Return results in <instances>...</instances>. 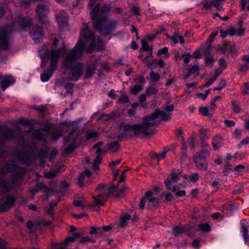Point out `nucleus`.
I'll list each match as a JSON object with an SVG mask.
<instances>
[{
	"label": "nucleus",
	"instance_id": "nucleus-1",
	"mask_svg": "<svg viewBox=\"0 0 249 249\" xmlns=\"http://www.w3.org/2000/svg\"><path fill=\"white\" fill-rule=\"evenodd\" d=\"M171 116V113L157 109L151 115L145 116L142 123L133 125L122 124H120V128L125 132H133L136 136H147L151 134L148 131L149 128L157 124L159 121H168Z\"/></svg>",
	"mask_w": 249,
	"mask_h": 249
},
{
	"label": "nucleus",
	"instance_id": "nucleus-23",
	"mask_svg": "<svg viewBox=\"0 0 249 249\" xmlns=\"http://www.w3.org/2000/svg\"><path fill=\"white\" fill-rule=\"evenodd\" d=\"M130 215L128 214H124L121 216V221L120 222V226L122 227H124L127 225L128 221L130 219Z\"/></svg>",
	"mask_w": 249,
	"mask_h": 249
},
{
	"label": "nucleus",
	"instance_id": "nucleus-17",
	"mask_svg": "<svg viewBox=\"0 0 249 249\" xmlns=\"http://www.w3.org/2000/svg\"><path fill=\"white\" fill-rule=\"evenodd\" d=\"M97 60L95 62L91 64L90 65H88L86 68V74L85 76V78H91L93 73L95 72V69L97 64Z\"/></svg>",
	"mask_w": 249,
	"mask_h": 249
},
{
	"label": "nucleus",
	"instance_id": "nucleus-13",
	"mask_svg": "<svg viewBox=\"0 0 249 249\" xmlns=\"http://www.w3.org/2000/svg\"><path fill=\"white\" fill-rule=\"evenodd\" d=\"M91 175V173L89 170H85L84 173L79 176V187L87 186L89 181V178Z\"/></svg>",
	"mask_w": 249,
	"mask_h": 249
},
{
	"label": "nucleus",
	"instance_id": "nucleus-44",
	"mask_svg": "<svg viewBox=\"0 0 249 249\" xmlns=\"http://www.w3.org/2000/svg\"><path fill=\"white\" fill-rule=\"evenodd\" d=\"M119 100L121 103H127L129 101L128 96L124 94H121Z\"/></svg>",
	"mask_w": 249,
	"mask_h": 249
},
{
	"label": "nucleus",
	"instance_id": "nucleus-19",
	"mask_svg": "<svg viewBox=\"0 0 249 249\" xmlns=\"http://www.w3.org/2000/svg\"><path fill=\"white\" fill-rule=\"evenodd\" d=\"M78 238V232H75L72 235L68 236L63 241V245L67 246L74 242Z\"/></svg>",
	"mask_w": 249,
	"mask_h": 249
},
{
	"label": "nucleus",
	"instance_id": "nucleus-16",
	"mask_svg": "<svg viewBox=\"0 0 249 249\" xmlns=\"http://www.w3.org/2000/svg\"><path fill=\"white\" fill-rule=\"evenodd\" d=\"M245 223V220H243L241 221V232L243 236L245 244L249 246V235L248 234V229Z\"/></svg>",
	"mask_w": 249,
	"mask_h": 249
},
{
	"label": "nucleus",
	"instance_id": "nucleus-10",
	"mask_svg": "<svg viewBox=\"0 0 249 249\" xmlns=\"http://www.w3.org/2000/svg\"><path fill=\"white\" fill-rule=\"evenodd\" d=\"M243 23L242 19H240L236 25L231 26L228 29V33L231 36H242L245 33V30L242 27Z\"/></svg>",
	"mask_w": 249,
	"mask_h": 249
},
{
	"label": "nucleus",
	"instance_id": "nucleus-59",
	"mask_svg": "<svg viewBox=\"0 0 249 249\" xmlns=\"http://www.w3.org/2000/svg\"><path fill=\"white\" fill-rule=\"evenodd\" d=\"M229 45V53H234L236 52L235 46L234 44H228Z\"/></svg>",
	"mask_w": 249,
	"mask_h": 249
},
{
	"label": "nucleus",
	"instance_id": "nucleus-25",
	"mask_svg": "<svg viewBox=\"0 0 249 249\" xmlns=\"http://www.w3.org/2000/svg\"><path fill=\"white\" fill-rule=\"evenodd\" d=\"M14 202L15 200L13 197H8L5 203L1 202V207L3 208H9L13 205Z\"/></svg>",
	"mask_w": 249,
	"mask_h": 249
},
{
	"label": "nucleus",
	"instance_id": "nucleus-33",
	"mask_svg": "<svg viewBox=\"0 0 249 249\" xmlns=\"http://www.w3.org/2000/svg\"><path fill=\"white\" fill-rule=\"evenodd\" d=\"M103 150H102L101 148H98L96 151L97 156L96 159L94 160L95 163H97L99 164L101 162L102 160V157L101 156V154L103 153Z\"/></svg>",
	"mask_w": 249,
	"mask_h": 249
},
{
	"label": "nucleus",
	"instance_id": "nucleus-58",
	"mask_svg": "<svg viewBox=\"0 0 249 249\" xmlns=\"http://www.w3.org/2000/svg\"><path fill=\"white\" fill-rule=\"evenodd\" d=\"M216 80L215 77H212L210 78L208 81L204 84L205 87H209L211 84H212L214 81Z\"/></svg>",
	"mask_w": 249,
	"mask_h": 249
},
{
	"label": "nucleus",
	"instance_id": "nucleus-8",
	"mask_svg": "<svg viewBox=\"0 0 249 249\" xmlns=\"http://www.w3.org/2000/svg\"><path fill=\"white\" fill-rule=\"evenodd\" d=\"M158 203V199L153 196V193L151 191H148L145 195V196L142 198L139 206L141 209H143L144 208L145 204L150 208L151 207L154 206Z\"/></svg>",
	"mask_w": 249,
	"mask_h": 249
},
{
	"label": "nucleus",
	"instance_id": "nucleus-36",
	"mask_svg": "<svg viewBox=\"0 0 249 249\" xmlns=\"http://www.w3.org/2000/svg\"><path fill=\"white\" fill-rule=\"evenodd\" d=\"M196 153L200 154L201 157H202L203 160H206L209 157L210 151H209L208 149H205L199 152H197Z\"/></svg>",
	"mask_w": 249,
	"mask_h": 249
},
{
	"label": "nucleus",
	"instance_id": "nucleus-22",
	"mask_svg": "<svg viewBox=\"0 0 249 249\" xmlns=\"http://www.w3.org/2000/svg\"><path fill=\"white\" fill-rule=\"evenodd\" d=\"M205 63L207 65L212 67L214 62V59L213 55L211 54L208 50L206 51V53L205 56Z\"/></svg>",
	"mask_w": 249,
	"mask_h": 249
},
{
	"label": "nucleus",
	"instance_id": "nucleus-42",
	"mask_svg": "<svg viewBox=\"0 0 249 249\" xmlns=\"http://www.w3.org/2000/svg\"><path fill=\"white\" fill-rule=\"evenodd\" d=\"M199 112L201 114H202L204 116H207L209 115V110L207 107H200Z\"/></svg>",
	"mask_w": 249,
	"mask_h": 249
},
{
	"label": "nucleus",
	"instance_id": "nucleus-27",
	"mask_svg": "<svg viewBox=\"0 0 249 249\" xmlns=\"http://www.w3.org/2000/svg\"><path fill=\"white\" fill-rule=\"evenodd\" d=\"M187 146L186 145L185 139L183 137H181V156L182 158H186L187 154Z\"/></svg>",
	"mask_w": 249,
	"mask_h": 249
},
{
	"label": "nucleus",
	"instance_id": "nucleus-21",
	"mask_svg": "<svg viewBox=\"0 0 249 249\" xmlns=\"http://www.w3.org/2000/svg\"><path fill=\"white\" fill-rule=\"evenodd\" d=\"M173 233L175 236H178L179 234L182 233H186V234H189L186 228L183 226V227H178V226H175L172 231Z\"/></svg>",
	"mask_w": 249,
	"mask_h": 249
},
{
	"label": "nucleus",
	"instance_id": "nucleus-49",
	"mask_svg": "<svg viewBox=\"0 0 249 249\" xmlns=\"http://www.w3.org/2000/svg\"><path fill=\"white\" fill-rule=\"evenodd\" d=\"M224 124L228 127H232L234 126L235 124L234 121L229 120H224Z\"/></svg>",
	"mask_w": 249,
	"mask_h": 249
},
{
	"label": "nucleus",
	"instance_id": "nucleus-12",
	"mask_svg": "<svg viewBox=\"0 0 249 249\" xmlns=\"http://www.w3.org/2000/svg\"><path fill=\"white\" fill-rule=\"evenodd\" d=\"M30 34L36 43H37L40 39L42 38L43 36L42 29L37 26L33 27Z\"/></svg>",
	"mask_w": 249,
	"mask_h": 249
},
{
	"label": "nucleus",
	"instance_id": "nucleus-38",
	"mask_svg": "<svg viewBox=\"0 0 249 249\" xmlns=\"http://www.w3.org/2000/svg\"><path fill=\"white\" fill-rule=\"evenodd\" d=\"M242 136V130L239 129H236L232 134V137L239 140Z\"/></svg>",
	"mask_w": 249,
	"mask_h": 249
},
{
	"label": "nucleus",
	"instance_id": "nucleus-46",
	"mask_svg": "<svg viewBox=\"0 0 249 249\" xmlns=\"http://www.w3.org/2000/svg\"><path fill=\"white\" fill-rule=\"evenodd\" d=\"M132 12L134 15L137 17L140 15V9L137 6H133L131 9Z\"/></svg>",
	"mask_w": 249,
	"mask_h": 249
},
{
	"label": "nucleus",
	"instance_id": "nucleus-34",
	"mask_svg": "<svg viewBox=\"0 0 249 249\" xmlns=\"http://www.w3.org/2000/svg\"><path fill=\"white\" fill-rule=\"evenodd\" d=\"M142 86L141 85H136L132 87L130 89V91L134 94H136L142 90Z\"/></svg>",
	"mask_w": 249,
	"mask_h": 249
},
{
	"label": "nucleus",
	"instance_id": "nucleus-48",
	"mask_svg": "<svg viewBox=\"0 0 249 249\" xmlns=\"http://www.w3.org/2000/svg\"><path fill=\"white\" fill-rule=\"evenodd\" d=\"M168 48L167 47H164L158 50V55H161L162 54H166L168 53Z\"/></svg>",
	"mask_w": 249,
	"mask_h": 249
},
{
	"label": "nucleus",
	"instance_id": "nucleus-3",
	"mask_svg": "<svg viewBox=\"0 0 249 249\" xmlns=\"http://www.w3.org/2000/svg\"><path fill=\"white\" fill-rule=\"evenodd\" d=\"M79 55L80 52L85 51L87 53H92L94 50L98 51L104 49V43L99 38H95L92 31L88 27L86 23L83 24L81 31V38L79 40Z\"/></svg>",
	"mask_w": 249,
	"mask_h": 249
},
{
	"label": "nucleus",
	"instance_id": "nucleus-57",
	"mask_svg": "<svg viewBox=\"0 0 249 249\" xmlns=\"http://www.w3.org/2000/svg\"><path fill=\"white\" fill-rule=\"evenodd\" d=\"M249 65L248 64H245L241 66L240 71L241 72H246L249 70Z\"/></svg>",
	"mask_w": 249,
	"mask_h": 249
},
{
	"label": "nucleus",
	"instance_id": "nucleus-30",
	"mask_svg": "<svg viewBox=\"0 0 249 249\" xmlns=\"http://www.w3.org/2000/svg\"><path fill=\"white\" fill-rule=\"evenodd\" d=\"M188 142L190 148L192 149H195L196 147V135L194 134H193L191 136L188 140Z\"/></svg>",
	"mask_w": 249,
	"mask_h": 249
},
{
	"label": "nucleus",
	"instance_id": "nucleus-55",
	"mask_svg": "<svg viewBox=\"0 0 249 249\" xmlns=\"http://www.w3.org/2000/svg\"><path fill=\"white\" fill-rule=\"evenodd\" d=\"M56 174L55 171L48 172L45 174V177L48 178H52L55 177Z\"/></svg>",
	"mask_w": 249,
	"mask_h": 249
},
{
	"label": "nucleus",
	"instance_id": "nucleus-7",
	"mask_svg": "<svg viewBox=\"0 0 249 249\" xmlns=\"http://www.w3.org/2000/svg\"><path fill=\"white\" fill-rule=\"evenodd\" d=\"M90 9V17L92 20L96 19L101 20L103 17H107V15L111 10V6L109 4H105L102 8L98 3L93 4L92 7H89Z\"/></svg>",
	"mask_w": 249,
	"mask_h": 249
},
{
	"label": "nucleus",
	"instance_id": "nucleus-63",
	"mask_svg": "<svg viewBox=\"0 0 249 249\" xmlns=\"http://www.w3.org/2000/svg\"><path fill=\"white\" fill-rule=\"evenodd\" d=\"M183 57L184 63L187 64L190 60L191 55L189 53H188L184 55Z\"/></svg>",
	"mask_w": 249,
	"mask_h": 249
},
{
	"label": "nucleus",
	"instance_id": "nucleus-9",
	"mask_svg": "<svg viewBox=\"0 0 249 249\" xmlns=\"http://www.w3.org/2000/svg\"><path fill=\"white\" fill-rule=\"evenodd\" d=\"M14 25L6 27L0 31V46L2 49L6 50L8 47V36L13 31Z\"/></svg>",
	"mask_w": 249,
	"mask_h": 249
},
{
	"label": "nucleus",
	"instance_id": "nucleus-15",
	"mask_svg": "<svg viewBox=\"0 0 249 249\" xmlns=\"http://www.w3.org/2000/svg\"><path fill=\"white\" fill-rule=\"evenodd\" d=\"M49 12L48 8L43 5H38L36 9L37 16L39 17L41 21L46 22V15Z\"/></svg>",
	"mask_w": 249,
	"mask_h": 249
},
{
	"label": "nucleus",
	"instance_id": "nucleus-51",
	"mask_svg": "<svg viewBox=\"0 0 249 249\" xmlns=\"http://www.w3.org/2000/svg\"><path fill=\"white\" fill-rule=\"evenodd\" d=\"M220 51L223 53H229V45L228 44L224 45L220 48Z\"/></svg>",
	"mask_w": 249,
	"mask_h": 249
},
{
	"label": "nucleus",
	"instance_id": "nucleus-20",
	"mask_svg": "<svg viewBox=\"0 0 249 249\" xmlns=\"http://www.w3.org/2000/svg\"><path fill=\"white\" fill-rule=\"evenodd\" d=\"M15 82L14 78L11 76H8L2 81V90L4 91L11 84Z\"/></svg>",
	"mask_w": 249,
	"mask_h": 249
},
{
	"label": "nucleus",
	"instance_id": "nucleus-56",
	"mask_svg": "<svg viewBox=\"0 0 249 249\" xmlns=\"http://www.w3.org/2000/svg\"><path fill=\"white\" fill-rule=\"evenodd\" d=\"M44 185L43 184H39L36 186L33 189L31 190V192L32 193H35V192L39 191V189H41L43 187Z\"/></svg>",
	"mask_w": 249,
	"mask_h": 249
},
{
	"label": "nucleus",
	"instance_id": "nucleus-52",
	"mask_svg": "<svg viewBox=\"0 0 249 249\" xmlns=\"http://www.w3.org/2000/svg\"><path fill=\"white\" fill-rule=\"evenodd\" d=\"M198 67L196 65L193 66L189 70V74L196 73L198 71Z\"/></svg>",
	"mask_w": 249,
	"mask_h": 249
},
{
	"label": "nucleus",
	"instance_id": "nucleus-50",
	"mask_svg": "<svg viewBox=\"0 0 249 249\" xmlns=\"http://www.w3.org/2000/svg\"><path fill=\"white\" fill-rule=\"evenodd\" d=\"M62 245H63V243L61 244L55 243H53L52 244V247L53 249H65L62 247Z\"/></svg>",
	"mask_w": 249,
	"mask_h": 249
},
{
	"label": "nucleus",
	"instance_id": "nucleus-40",
	"mask_svg": "<svg viewBox=\"0 0 249 249\" xmlns=\"http://www.w3.org/2000/svg\"><path fill=\"white\" fill-rule=\"evenodd\" d=\"M242 94L244 95L249 94V84L248 83H244Z\"/></svg>",
	"mask_w": 249,
	"mask_h": 249
},
{
	"label": "nucleus",
	"instance_id": "nucleus-29",
	"mask_svg": "<svg viewBox=\"0 0 249 249\" xmlns=\"http://www.w3.org/2000/svg\"><path fill=\"white\" fill-rule=\"evenodd\" d=\"M98 133L92 130H89L86 133L87 140H95L98 137Z\"/></svg>",
	"mask_w": 249,
	"mask_h": 249
},
{
	"label": "nucleus",
	"instance_id": "nucleus-14",
	"mask_svg": "<svg viewBox=\"0 0 249 249\" xmlns=\"http://www.w3.org/2000/svg\"><path fill=\"white\" fill-rule=\"evenodd\" d=\"M194 160L197 167L201 170H206L207 169V163L206 160L201 157L200 154L196 153L194 157Z\"/></svg>",
	"mask_w": 249,
	"mask_h": 249
},
{
	"label": "nucleus",
	"instance_id": "nucleus-32",
	"mask_svg": "<svg viewBox=\"0 0 249 249\" xmlns=\"http://www.w3.org/2000/svg\"><path fill=\"white\" fill-rule=\"evenodd\" d=\"M79 242L83 244H86L87 243H94V240L88 236H83L80 237L79 235Z\"/></svg>",
	"mask_w": 249,
	"mask_h": 249
},
{
	"label": "nucleus",
	"instance_id": "nucleus-26",
	"mask_svg": "<svg viewBox=\"0 0 249 249\" xmlns=\"http://www.w3.org/2000/svg\"><path fill=\"white\" fill-rule=\"evenodd\" d=\"M79 210L82 209L84 210L86 209L89 207V204L88 203L86 202V200H85L83 196H80L79 195Z\"/></svg>",
	"mask_w": 249,
	"mask_h": 249
},
{
	"label": "nucleus",
	"instance_id": "nucleus-5",
	"mask_svg": "<svg viewBox=\"0 0 249 249\" xmlns=\"http://www.w3.org/2000/svg\"><path fill=\"white\" fill-rule=\"evenodd\" d=\"M78 42L75 47L68 53L64 62L63 66L67 72L71 76L70 79L77 81L78 79Z\"/></svg>",
	"mask_w": 249,
	"mask_h": 249
},
{
	"label": "nucleus",
	"instance_id": "nucleus-61",
	"mask_svg": "<svg viewBox=\"0 0 249 249\" xmlns=\"http://www.w3.org/2000/svg\"><path fill=\"white\" fill-rule=\"evenodd\" d=\"M167 152V151L164 150L161 153H160V154H158L157 155V158H158V160H160L161 159L164 158L166 157Z\"/></svg>",
	"mask_w": 249,
	"mask_h": 249
},
{
	"label": "nucleus",
	"instance_id": "nucleus-24",
	"mask_svg": "<svg viewBox=\"0 0 249 249\" xmlns=\"http://www.w3.org/2000/svg\"><path fill=\"white\" fill-rule=\"evenodd\" d=\"M142 49L145 51H148L150 53V55H152V46L149 45L148 41L146 39L141 40Z\"/></svg>",
	"mask_w": 249,
	"mask_h": 249
},
{
	"label": "nucleus",
	"instance_id": "nucleus-28",
	"mask_svg": "<svg viewBox=\"0 0 249 249\" xmlns=\"http://www.w3.org/2000/svg\"><path fill=\"white\" fill-rule=\"evenodd\" d=\"M30 24V21L26 18L21 19L18 21V24L22 29H25Z\"/></svg>",
	"mask_w": 249,
	"mask_h": 249
},
{
	"label": "nucleus",
	"instance_id": "nucleus-64",
	"mask_svg": "<svg viewBox=\"0 0 249 249\" xmlns=\"http://www.w3.org/2000/svg\"><path fill=\"white\" fill-rule=\"evenodd\" d=\"M217 32L212 33L208 38V41L210 42L213 41V39H214L215 37L217 36Z\"/></svg>",
	"mask_w": 249,
	"mask_h": 249
},
{
	"label": "nucleus",
	"instance_id": "nucleus-2",
	"mask_svg": "<svg viewBox=\"0 0 249 249\" xmlns=\"http://www.w3.org/2000/svg\"><path fill=\"white\" fill-rule=\"evenodd\" d=\"M53 45L57 48V50L52 49L49 53L47 47L45 45H42L38 50L39 55L42 59V63L45 61L48 58L51 59V68L47 71H45L41 75L40 79L43 82L49 81L52 77L53 72L57 68V61L60 54L65 50V45L62 41H59L57 39H54L53 41ZM45 63H42L41 66L43 67Z\"/></svg>",
	"mask_w": 249,
	"mask_h": 249
},
{
	"label": "nucleus",
	"instance_id": "nucleus-6",
	"mask_svg": "<svg viewBox=\"0 0 249 249\" xmlns=\"http://www.w3.org/2000/svg\"><path fill=\"white\" fill-rule=\"evenodd\" d=\"M92 23L94 29L105 36L109 35L116 29L118 25V22L116 20H108L107 17H103L101 20H94Z\"/></svg>",
	"mask_w": 249,
	"mask_h": 249
},
{
	"label": "nucleus",
	"instance_id": "nucleus-11",
	"mask_svg": "<svg viewBox=\"0 0 249 249\" xmlns=\"http://www.w3.org/2000/svg\"><path fill=\"white\" fill-rule=\"evenodd\" d=\"M56 20L59 24V28L63 30L67 27L68 17L64 11H60L55 15Z\"/></svg>",
	"mask_w": 249,
	"mask_h": 249
},
{
	"label": "nucleus",
	"instance_id": "nucleus-54",
	"mask_svg": "<svg viewBox=\"0 0 249 249\" xmlns=\"http://www.w3.org/2000/svg\"><path fill=\"white\" fill-rule=\"evenodd\" d=\"M171 179L173 182H177L179 179V175L178 173L173 172L171 174Z\"/></svg>",
	"mask_w": 249,
	"mask_h": 249
},
{
	"label": "nucleus",
	"instance_id": "nucleus-62",
	"mask_svg": "<svg viewBox=\"0 0 249 249\" xmlns=\"http://www.w3.org/2000/svg\"><path fill=\"white\" fill-rule=\"evenodd\" d=\"M167 36L169 38H170L171 40H172L175 43H177L178 42V36L174 35L172 36H169L167 35Z\"/></svg>",
	"mask_w": 249,
	"mask_h": 249
},
{
	"label": "nucleus",
	"instance_id": "nucleus-45",
	"mask_svg": "<svg viewBox=\"0 0 249 249\" xmlns=\"http://www.w3.org/2000/svg\"><path fill=\"white\" fill-rule=\"evenodd\" d=\"M164 196L167 202H172L173 200V196L170 193H164Z\"/></svg>",
	"mask_w": 249,
	"mask_h": 249
},
{
	"label": "nucleus",
	"instance_id": "nucleus-60",
	"mask_svg": "<svg viewBox=\"0 0 249 249\" xmlns=\"http://www.w3.org/2000/svg\"><path fill=\"white\" fill-rule=\"evenodd\" d=\"M186 195V191L184 190H180L177 191L175 193V195L178 197L185 196Z\"/></svg>",
	"mask_w": 249,
	"mask_h": 249
},
{
	"label": "nucleus",
	"instance_id": "nucleus-39",
	"mask_svg": "<svg viewBox=\"0 0 249 249\" xmlns=\"http://www.w3.org/2000/svg\"><path fill=\"white\" fill-rule=\"evenodd\" d=\"M249 144V137H247L243 139L242 141L238 144V149H241L243 145Z\"/></svg>",
	"mask_w": 249,
	"mask_h": 249
},
{
	"label": "nucleus",
	"instance_id": "nucleus-37",
	"mask_svg": "<svg viewBox=\"0 0 249 249\" xmlns=\"http://www.w3.org/2000/svg\"><path fill=\"white\" fill-rule=\"evenodd\" d=\"M231 105L233 110L236 113L240 112L241 108L238 104L235 101L232 100L231 101Z\"/></svg>",
	"mask_w": 249,
	"mask_h": 249
},
{
	"label": "nucleus",
	"instance_id": "nucleus-43",
	"mask_svg": "<svg viewBox=\"0 0 249 249\" xmlns=\"http://www.w3.org/2000/svg\"><path fill=\"white\" fill-rule=\"evenodd\" d=\"M219 64L222 71H223L227 67V63L224 58H220L219 60Z\"/></svg>",
	"mask_w": 249,
	"mask_h": 249
},
{
	"label": "nucleus",
	"instance_id": "nucleus-53",
	"mask_svg": "<svg viewBox=\"0 0 249 249\" xmlns=\"http://www.w3.org/2000/svg\"><path fill=\"white\" fill-rule=\"evenodd\" d=\"M74 149H75V147L74 146V145H71L69 146L68 147H67L64 150V152L66 154H70L71 152H72Z\"/></svg>",
	"mask_w": 249,
	"mask_h": 249
},
{
	"label": "nucleus",
	"instance_id": "nucleus-18",
	"mask_svg": "<svg viewBox=\"0 0 249 249\" xmlns=\"http://www.w3.org/2000/svg\"><path fill=\"white\" fill-rule=\"evenodd\" d=\"M212 145L213 149L216 151L219 149L222 145V139L221 136L216 135L212 139Z\"/></svg>",
	"mask_w": 249,
	"mask_h": 249
},
{
	"label": "nucleus",
	"instance_id": "nucleus-47",
	"mask_svg": "<svg viewBox=\"0 0 249 249\" xmlns=\"http://www.w3.org/2000/svg\"><path fill=\"white\" fill-rule=\"evenodd\" d=\"M199 132L201 134V140H205L208 139L209 138L207 137L206 133V131L204 129H201L199 130Z\"/></svg>",
	"mask_w": 249,
	"mask_h": 249
},
{
	"label": "nucleus",
	"instance_id": "nucleus-41",
	"mask_svg": "<svg viewBox=\"0 0 249 249\" xmlns=\"http://www.w3.org/2000/svg\"><path fill=\"white\" fill-rule=\"evenodd\" d=\"M199 175L196 173H194L189 176V178L191 182H195L198 179Z\"/></svg>",
	"mask_w": 249,
	"mask_h": 249
},
{
	"label": "nucleus",
	"instance_id": "nucleus-35",
	"mask_svg": "<svg viewBox=\"0 0 249 249\" xmlns=\"http://www.w3.org/2000/svg\"><path fill=\"white\" fill-rule=\"evenodd\" d=\"M199 229L203 232H209L211 230V227L207 223L200 224L199 225Z\"/></svg>",
	"mask_w": 249,
	"mask_h": 249
},
{
	"label": "nucleus",
	"instance_id": "nucleus-31",
	"mask_svg": "<svg viewBox=\"0 0 249 249\" xmlns=\"http://www.w3.org/2000/svg\"><path fill=\"white\" fill-rule=\"evenodd\" d=\"M149 76L151 80L154 82L158 81L160 78V75L158 73L153 71L150 72Z\"/></svg>",
	"mask_w": 249,
	"mask_h": 249
},
{
	"label": "nucleus",
	"instance_id": "nucleus-4",
	"mask_svg": "<svg viewBox=\"0 0 249 249\" xmlns=\"http://www.w3.org/2000/svg\"><path fill=\"white\" fill-rule=\"evenodd\" d=\"M124 191V188L118 190V187L116 186L109 187L101 183L97 186L93 194V203L96 206H101L104 204L109 196L121 197L123 196Z\"/></svg>",
	"mask_w": 249,
	"mask_h": 249
}]
</instances>
